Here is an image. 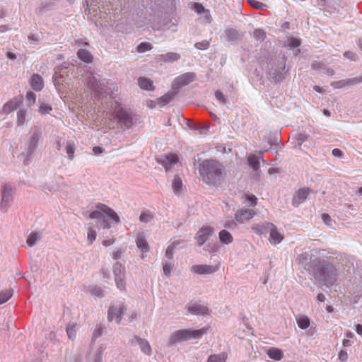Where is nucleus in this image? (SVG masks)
<instances>
[{
	"mask_svg": "<svg viewBox=\"0 0 362 362\" xmlns=\"http://www.w3.org/2000/svg\"><path fill=\"white\" fill-rule=\"evenodd\" d=\"M153 214L148 210L143 211L140 216L139 221L142 223H148L153 219Z\"/></svg>",
	"mask_w": 362,
	"mask_h": 362,
	"instance_id": "38",
	"label": "nucleus"
},
{
	"mask_svg": "<svg viewBox=\"0 0 362 362\" xmlns=\"http://www.w3.org/2000/svg\"><path fill=\"white\" fill-rule=\"evenodd\" d=\"M188 311L193 315H205L208 314L209 309L205 305L197 303H190L188 305Z\"/></svg>",
	"mask_w": 362,
	"mask_h": 362,
	"instance_id": "20",
	"label": "nucleus"
},
{
	"mask_svg": "<svg viewBox=\"0 0 362 362\" xmlns=\"http://www.w3.org/2000/svg\"><path fill=\"white\" fill-rule=\"evenodd\" d=\"M105 350V348L103 346H100L98 348V349L95 355L93 362H103V356Z\"/></svg>",
	"mask_w": 362,
	"mask_h": 362,
	"instance_id": "47",
	"label": "nucleus"
},
{
	"mask_svg": "<svg viewBox=\"0 0 362 362\" xmlns=\"http://www.w3.org/2000/svg\"><path fill=\"white\" fill-rule=\"evenodd\" d=\"M42 139L40 129L37 127L32 128L25 142V150L20 155L25 165H28L31 163L33 154Z\"/></svg>",
	"mask_w": 362,
	"mask_h": 362,
	"instance_id": "4",
	"label": "nucleus"
},
{
	"mask_svg": "<svg viewBox=\"0 0 362 362\" xmlns=\"http://www.w3.org/2000/svg\"><path fill=\"white\" fill-rule=\"evenodd\" d=\"M344 57H346L351 61L356 62L358 59V56H357L356 53L351 52V51H346L344 53Z\"/></svg>",
	"mask_w": 362,
	"mask_h": 362,
	"instance_id": "60",
	"label": "nucleus"
},
{
	"mask_svg": "<svg viewBox=\"0 0 362 362\" xmlns=\"http://www.w3.org/2000/svg\"><path fill=\"white\" fill-rule=\"evenodd\" d=\"M269 240L274 245L279 244L283 240V236L277 231L275 226L274 228H272L269 233Z\"/></svg>",
	"mask_w": 362,
	"mask_h": 362,
	"instance_id": "30",
	"label": "nucleus"
},
{
	"mask_svg": "<svg viewBox=\"0 0 362 362\" xmlns=\"http://www.w3.org/2000/svg\"><path fill=\"white\" fill-rule=\"evenodd\" d=\"M248 3L250 6L257 9H263L264 7H266V5L264 3L257 1L256 0H248Z\"/></svg>",
	"mask_w": 362,
	"mask_h": 362,
	"instance_id": "56",
	"label": "nucleus"
},
{
	"mask_svg": "<svg viewBox=\"0 0 362 362\" xmlns=\"http://www.w3.org/2000/svg\"><path fill=\"white\" fill-rule=\"evenodd\" d=\"M237 221L235 220H227L223 224V227L228 229H234L237 226Z\"/></svg>",
	"mask_w": 362,
	"mask_h": 362,
	"instance_id": "58",
	"label": "nucleus"
},
{
	"mask_svg": "<svg viewBox=\"0 0 362 362\" xmlns=\"http://www.w3.org/2000/svg\"><path fill=\"white\" fill-rule=\"evenodd\" d=\"M296 322L299 328L305 329L309 327L310 325V319L305 315H300L296 317Z\"/></svg>",
	"mask_w": 362,
	"mask_h": 362,
	"instance_id": "32",
	"label": "nucleus"
},
{
	"mask_svg": "<svg viewBox=\"0 0 362 362\" xmlns=\"http://www.w3.org/2000/svg\"><path fill=\"white\" fill-rule=\"evenodd\" d=\"M348 86H353L362 83V76L347 79Z\"/></svg>",
	"mask_w": 362,
	"mask_h": 362,
	"instance_id": "59",
	"label": "nucleus"
},
{
	"mask_svg": "<svg viewBox=\"0 0 362 362\" xmlns=\"http://www.w3.org/2000/svg\"><path fill=\"white\" fill-rule=\"evenodd\" d=\"M296 261L300 268L308 272L309 279L320 287L330 288L337 280V269L329 260L305 252L298 256Z\"/></svg>",
	"mask_w": 362,
	"mask_h": 362,
	"instance_id": "1",
	"label": "nucleus"
},
{
	"mask_svg": "<svg viewBox=\"0 0 362 362\" xmlns=\"http://www.w3.org/2000/svg\"><path fill=\"white\" fill-rule=\"evenodd\" d=\"M173 94H165L158 99L159 102L162 103V105L168 104L173 99Z\"/></svg>",
	"mask_w": 362,
	"mask_h": 362,
	"instance_id": "54",
	"label": "nucleus"
},
{
	"mask_svg": "<svg viewBox=\"0 0 362 362\" xmlns=\"http://www.w3.org/2000/svg\"><path fill=\"white\" fill-rule=\"evenodd\" d=\"M248 164L252 168L254 171H257L260 168L259 158L254 154L248 157Z\"/></svg>",
	"mask_w": 362,
	"mask_h": 362,
	"instance_id": "36",
	"label": "nucleus"
},
{
	"mask_svg": "<svg viewBox=\"0 0 362 362\" xmlns=\"http://www.w3.org/2000/svg\"><path fill=\"white\" fill-rule=\"evenodd\" d=\"M180 242H182V240L174 241L173 244H171L167 247L165 250V257L168 259H170L173 257L174 249L176 247V245H178Z\"/></svg>",
	"mask_w": 362,
	"mask_h": 362,
	"instance_id": "40",
	"label": "nucleus"
},
{
	"mask_svg": "<svg viewBox=\"0 0 362 362\" xmlns=\"http://www.w3.org/2000/svg\"><path fill=\"white\" fill-rule=\"evenodd\" d=\"M253 37L257 40L263 41L266 37V33L262 29H255L253 31Z\"/></svg>",
	"mask_w": 362,
	"mask_h": 362,
	"instance_id": "42",
	"label": "nucleus"
},
{
	"mask_svg": "<svg viewBox=\"0 0 362 362\" xmlns=\"http://www.w3.org/2000/svg\"><path fill=\"white\" fill-rule=\"evenodd\" d=\"M300 45V40L295 37H289L288 39V46L293 48H297Z\"/></svg>",
	"mask_w": 362,
	"mask_h": 362,
	"instance_id": "51",
	"label": "nucleus"
},
{
	"mask_svg": "<svg viewBox=\"0 0 362 362\" xmlns=\"http://www.w3.org/2000/svg\"><path fill=\"white\" fill-rule=\"evenodd\" d=\"M196 78V74L194 72H187L177 77L173 81V86L175 88H181L194 81Z\"/></svg>",
	"mask_w": 362,
	"mask_h": 362,
	"instance_id": "12",
	"label": "nucleus"
},
{
	"mask_svg": "<svg viewBox=\"0 0 362 362\" xmlns=\"http://www.w3.org/2000/svg\"><path fill=\"white\" fill-rule=\"evenodd\" d=\"M216 100L222 105L226 103V98L225 95L220 91L216 90L214 93Z\"/></svg>",
	"mask_w": 362,
	"mask_h": 362,
	"instance_id": "57",
	"label": "nucleus"
},
{
	"mask_svg": "<svg viewBox=\"0 0 362 362\" xmlns=\"http://www.w3.org/2000/svg\"><path fill=\"white\" fill-rule=\"evenodd\" d=\"M113 273L117 287L123 291L125 289V267L119 262H116L113 265Z\"/></svg>",
	"mask_w": 362,
	"mask_h": 362,
	"instance_id": "11",
	"label": "nucleus"
},
{
	"mask_svg": "<svg viewBox=\"0 0 362 362\" xmlns=\"http://www.w3.org/2000/svg\"><path fill=\"white\" fill-rule=\"evenodd\" d=\"M32 88L35 91H40L44 86L43 79L39 74H33L30 80Z\"/></svg>",
	"mask_w": 362,
	"mask_h": 362,
	"instance_id": "22",
	"label": "nucleus"
},
{
	"mask_svg": "<svg viewBox=\"0 0 362 362\" xmlns=\"http://www.w3.org/2000/svg\"><path fill=\"white\" fill-rule=\"evenodd\" d=\"M218 236L220 242L223 244H230L233 241L232 235L226 230H221Z\"/></svg>",
	"mask_w": 362,
	"mask_h": 362,
	"instance_id": "31",
	"label": "nucleus"
},
{
	"mask_svg": "<svg viewBox=\"0 0 362 362\" xmlns=\"http://www.w3.org/2000/svg\"><path fill=\"white\" fill-rule=\"evenodd\" d=\"M135 342L140 346L141 351L144 354L148 356H150L151 354V347L146 339H142L138 336H134V338L132 339L131 343L132 345H134Z\"/></svg>",
	"mask_w": 362,
	"mask_h": 362,
	"instance_id": "18",
	"label": "nucleus"
},
{
	"mask_svg": "<svg viewBox=\"0 0 362 362\" xmlns=\"http://www.w3.org/2000/svg\"><path fill=\"white\" fill-rule=\"evenodd\" d=\"M267 355L271 359L275 361H280L284 357L282 351L275 347L269 348L267 351Z\"/></svg>",
	"mask_w": 362,
	"mask_h": 362,
	"instance_id": "25",
	"label": "nucleus"
},
{
	"mask_svg": "<svg viewBox=\"0 0 362 362\" xmlns=\"http://www.w3.org/2000/svg\"><path fill=\"white\" fill-rule=\"evenodd\" d=\"M238 37L239 33L238 30L235 28H230L224 30V33L221 37L224 38V40L228 42L233 43L238 40Z\"/></svg>",
	"mask_w": 362,
	"mask_h": 362,
	"instance_id": "21",
	"label": "nucleus"
},
{
	"mask_svg": "<svg viewBox=\"0 0 362 362\" xmlns=\"http://www.w3.org/2000/svg\"><path fill=\"white\" fill-rule=\"evenodd\" d=\"M26 111L21 109L17 113V124L18 126L23 125L25 121Z\"/></svg>",
	"mask_w": 362,
	"mask_h": 362,
	"instance_id": "43",
	"label": "nucleus"
},
{
	"mask_svg": "<svg viewBox=\"0 0 362 362\" xmlns=\"http://www.w3.org/2000/svg\"><path fill=\"white\" fill-rule=\"evenodd\" d=\"M152 49V45L149 42H141L140 43L136 48L138 52L142 53L146 51H149Z\"/></svg>",
	"mask_w": 362,
	"mask_h": 362,
	"instance_id": "44",
	"label": "nucleus"
},
{
	"mask_svg": "<svg viewBox=\"0 0 362 362\" xmlns=\"http://www.w3.org/2000/svg\"><path fill=\"white\" fill-rule=\"evenodd\" d=\"M105 215L108 216L114 223H119V218L117 213L113 209L102 203L96 204L95 209L90 212L89 217L91 219L98 220V222L105 217Z\"/></svg>",
	"mask_w": 362,
	"mask_h": 362,
	"instance_id": "7",
	"label": "nucleus"
},
{
	"mask_svg": "<svg viewBox=\"0 0 362 362\" xmlns=\"http://www.w3.org/2000/svg\"><path fill=\"white\" fill-rule=\"evenodd\" d=\"M182 189V182L179 175H175L173 180V189L175 194H180Z\"/></svg>",
	"mask_w": 362,
	"mask_h": 362,
	"instance_id": "33",
	"label": "nucleus"
},
{
	"mask_svg": "<svg viewBox=\"0 0 362 362\" xmlns=\"http://www.w3.org/2000/svg\"><path fill=\"white\" fill-rule=\"evenodd\" d=\"M164 8L166 13H173L176 9V5L179 0H149Z\"/></svg>",
	"mask_w": 362,
	"mask_h": 362,
	"instance_id": "17",
	"label": "nucleus"
},
{
	"mask_svg": "<svg viewBox=\"0 0 362 362\" xmlns=\"http://www.w3.org/2000/svg\"><path fill=\"white\" fill-rule=\"evenodd\" d=\"M106 83V86L104 84V89H106L109 91L108 95L110 96L111 98H115L116 96L117 95V92L118 91L117 85L115 83L112 82L110 83L107 82Z\"/></svg>",
	"mask_w": 362,
	"mask_h": 362,
	"instance_id": "34",
	"label": "nucleus"
},
{
	"mask_svg": "<svg viewBox=\"0 0 362 362\" xmlns=\"http://www.w3.org/2000/svg\"><path fill=\"white\" fill-rule=\"evenodd\" d=\"M83 7L96 26H107L109 22L115 21L113 5L109 0H84Z\"/></svg>",
	"mask_w": 362,
	"mask_h": 362,
	"instance_id": "2",
	"label": "nucleus"
},
{
	"mask_svg": "<svg viewBox=\"0 0 362 362\" xmlns=\"http://www.w3.org/2000/svg\"><path fill=\"white\" fill-rule=\"evenodd\" d=\"M86 86L94 93L95 97L103 96V94H109V91L104 89V83L99 81L92 74L88 76L86 79Z\"/></svg>",
	"mask_w": 362,
	"mask_h": 362,
	"instance_id": "9",
	"label": "nucleus"
},
{
	"mask_svg": "<svg viewBox=\"0 0 362 362\" xmlns=\"http://www.w3.org/2000/svg\"><path fill=\"white\" fill-rule=\"evenodd\" d=\"M52 7V4H47L46 0H43L41 3V6L38 8L39 13H44L47 11L51 9Z\"/></svg>",
	"mask_w": 362,
	"mask_h": 362,
	"instance_id": "48",
	"label": "nucleus"
},
{
	"mask_svg": "<svg viewBox=\"0 0 362 362\" xmlns=\"http://www.w3.org/2000/svg\"><path fill=\"white\" fill-rule=\"evenodd\" d=\"M214 228L211 226H204L201 228L196 235L197 243L199 246L204 245L209 238L213 234Z\"/></svg>",
	"mask_w": 362,
	"mask_h": 362,
	"instance_id": "14",
	"label": "nucleus"
},
{
	"mask_svg": "<svg viewBox=\"0 0 362 362\" xmlns=\"http://www.w3.org/2000/svg\"><path fill=\"white\" fill-rule=\"evenodd\" d=\"M66 331L69 339H73L74 337H75L76 329L74 325H67Z\"/></svg>",
	"mask_w": 362,
	"mask_h": 362,
	"instance_id": "50",
	"label": "nucleus"
},
{
	"mask_svg": "<svg viewBox=\"0 0 362 362\" xmlns=\"http://www.w3.org/2000/svg\"><path fill=\"white\" fill-rule=\"evenodd\" d=\"M218 270V266H211L205 264L193 265L191 267V271L198 274H214Z\"/></svg>",
	"mask_w": 362,
	"mask_h": 362,
	"instance_id": "15",
	"label": "nucleus"
},
{
	"mask_svg": "<svg viewBox=\"0 0 362 362\" xmlns=\"http://www.w3.org/2000/svg\"><path fill=\"white\" fill-rule=\"evenodd\" d=\"M206 332V329L202 328L199 329H180L174 332L170 337L169 343L175 344L182 341H187L191 339H200Z\"/></svg>",
	"mask_w": 362,
	"mask_h": 362,
	"instance_id": "6",
	"label": "nucleus"
},
{
	"mask_svg": "<svg viewBox=\"0 0 362 362\" xmlns=\"http://www.w3.org/2000/svg\"><path fill=\"white\" fill-rule=\"evenodd\" d=\"M311 68L313 69V70H319V69H325V64L320 62H317V61H314L312 64H311Z\"/></svg>",
	"mask_w": 362,
	"mask_h": 362,
	"instance_id": "63",
	"label": "nucleus"
},
{
	"mask_svg": "<svg viewBox=\"0 0 362 362\" xmlns=\"http://www.w3.org/2000/svg\"><path fill=\"white\" fill-rule=\"evenodd\" d=\"M127 308L123 303L110 306L107 310L108 321L115 320L117 324H119Z\"/></svg>",
	"mask_w": 362,
	"mask_h": 362,
	"instance_id": "10",
	"label": "nucleus"
},
{
	"mask_svg": "<svg viewBox=\"0 0 362 362\" xmlns=\"http://www.w3.org/2000/svg\"><path fill=\"white\" fill-rule=\"evenodd\" d=\"M172 264L171 263H165L163 267V273L165 276H169L171 274V269H172Z\"/></svg>",
	"mask_w": 362,
	"mask_h": 362,
	"instance_id": "64",
	"label": "nucleus"
},
{
	"mask_svg": "<svg viewBox=\"0 0 362 362\" xmlns=\"http://www.w3.org/2000/svg\"><path fill=\"white\" fill-rule=\"evenodd\" d=\"M193 8L198 14H202L205 11L204 7L200 3H194Z\"/></svg>",
	"mask_w": 362,
	"mask_h": 362,
	"instance_id": "62",
	"label": "nucleus"
},
{
	"mask_svg": "<svg viewBox=\"0 0 362 362\" xmlns=\"http://www.w3.org/2000/svg\"><path fill=\"white\" fill-rule=\"evenodd\" d=\"M310 192L311 189L308 187L299 189L292 199V205L295 207H298L306 200Z\"/></svg>",
	"mask_w": 362,
	"mask_h": 362,
	"instance_id": "13",
	"label": "nucleus"
},
{
	"mask_svg": "<svg viewBox=\"0 0 362 362\" xmlns=\"http://www.w3.org/2000/svg\"><path fill=\"white\" fill-rule=\"evenodd\" d=\"M1 200L0 209L3 212H6L10 206V204L13 202V194L14 189L7 184H4L1 187Z\"/></svg>",
	"mask_w": 362,
	"mask_h": 362,
	"instance_id": "8",
	"label": "nucleus"
},
{
	"mask_svg": "<svg viewBox=\"0 0 362 362\" xmlns=\"http://www.w3.org/2000/svg\"><path fill=\"white\" fill-rule=\"evenodd\" d=\"M138 84L141 89L146 90H153L154 89V86L153 85L152 81L147 78L141 77L138 80Z\"/></svg>",
	"mask_w": 362,
	"mask_h": 362,
	"instance_id": "28",
	"label": "nucleus"
},
{
	"mask_svg": "<svg viewBox=\"0 0 362 362\" xmlns=\"http://www.w3.org/2000/svg\"><path fill=\"white\" fill-rule=\"evenodd\" d=\"M136 244L137 247L143 252H147L149 250L148 244L142 233L138 235L136 239Z\"/></svg>",
	"mask_w": 362,
	"mask_h": 362,
	"instance_id": "24",
	"label": "nucleus"
},
{
	"mask_svg": "<svg viewBox=\"0 0 362 362\" xmlns=\"http://www.w3.org/2000/svg\"><path fill=\"white\" fill-rule=\"evenodd\" d=\"M13 296V291L11 289L1 291L0 293V305L7 302Z\"/></svg>",
	"mask_w": 362,
	"mask_h": 362,
	"instance_id": "39",
	"label": "nucleus"
},
{
	"mask_svg": "<svg viewBox=\"0 0 362 362\" xmlns=\"http://www.w3.org/2000/svg\"><path fill=\"white\" fill-rule=\"evenodd\" d=\"M52 81L54 86L57 88L63 83V76L59 73L55 72L52 76Z\"/></svg>",
	"mask_w": 362,
	"mask_h": 362,
	"instance_id": "46",
	"label": "nucleus"
},
{
	"mask_svg": "<svg viewBox=\"0 0 362 362\" xmlns=\"http://www.w3.org/2000/svg\"><path fill=\"white\" fill-rule=\"evenodd\" d=\"M135 114L132 110L122 106L121 104H117L114 108L112 117L117 120V123L124 130L130 129L134 122Z\"/></svg>",
	"mask_w": 362,
	"mask_h": 362,
	"instance_id": "5",
	"label": "nucleus"
},
{
	"mask_svg": "<svg viewBox=\"0 0 362 362\" xmlns=\"http://www.w3.org/2000/svg\"><path fill=\"white\" fill-rule=\"evenodd\" d=\"M178 158L175 154H168L162 160V164L168 170L172 165L177 163Z\"/></svg>",
	"mask_w": 362,
	"mask_h": 362,
	"instance_id": "26",
	"label": "nucleus"
},
{
	"mask_svg": "<svg viewBox=\"0 0 362 362\" xmlns=\"http://www.w3.org/2000/svg\"><path fill=\"white\" fill-rule=\"evenodd\" d=\"M331 86L334 88H341L346 86H348L347 79H342L337 81H333L331 83Z\"/></svg>",
	"mask_w": 362,
	"mask_h": 362,
	"instance_id": "49",
	"label": "nucleus"
},
{
	"mask_svg": "<svg viewBox=\"0 0 362 362\" xmlns=\"http://www.w3.org/2000/svg\"><path fill=\"white\" fill-rule=\"evenodd\" d=\"M105 329V325H100L93 333V339H95L103 334V329Z\"/></svg>",
	"mask_w": 362,
	"mask_h": 362,
	"instance_id": "55",
	"label": "nucleus"
},
{
	"mask_svg": "<svg viewBox=\"0 0 362 362\" xmlns=\"http://www.w3.org/2000/svg\"><path fill=\"white\" fill-rule=\"evenodd\" d=\"M96 236H97L96 231L95 230H93V228H89V230L88 231L87 239H88V241L89 242L90 245H91L93 243V241L96 238Z\"/></svg>",
	"mask_w": 362,
	"mask_h": 362,
	"instance_id": "53",
	"label": "nucleus"
},
{
	"mask_svg": "<svg viewBox=\"0 0 362 362\" xmlns=\"http://www.w3.org/2000/svg\"><path fill=\"white\" fill-rule=\"evenodd\" d=\"M52 110L49 105L42 103L39 107V112L42 115L48 114Z\"/></svg>",
	"mask_w": 362,
	"mask_h": 362,
	"instance_id": "52",
	"label": "nucleus"
},
{
	"mask_svg": "<svg viewBox=\"0 0 362 362\" xmlns=\"http://www.w3.org/2000/svg\"><path fill=\"white\" fill-rule=\"evenodd\" d=\"M78 57L86 63H90L93 60V56L89 51L86 49H79L77 52Z\"/></svg>",
	"mask_w": 362,
	"mask_h": 362,
	"instance_id": "27",
	"label": "nucleus"
},
{
	"mask_svg": "<svg viewBox=\"0 0 362 362\" xmlns=\"http://www.w3.org/2000/svg\"><path fill=\"white\" fill-rule=\"evenodd\" d=\"M26 99L30 103L29 105L31 104H35L36 100V95L32 91H28L26 94Z\"/></svg>",
	"mask_w": 362,
	"mask_h": 362,
	"instance_id": "61",
	"label": "nucleus"
},
{
	"mask_svg": "<svg viewBox=\"0 0 362 362\" xmlns=\"http://www.w3.org/2000/svg\"><path fill=\"white\" fill-rule=\"evenodd\" d=\"M274 228V225L272 223L264 222L260 224L254 225L252 228L253 231L257 235H264L269 233L272 228Z\"/></svg>",
	"mask_w": 362,
	"mask_h": 362,
	"instance_id": "19",
	"label": "nucleus"
},
{
	"mask_svg": "<svg viewBox=\"0 0 362 362\" xmlns=\"http://www.w3.org/2000/svg\"><path fill=\"white\" fill-rule=\"evenodd\" d=\"M157 59L165 63L173 62L179 60L180 59V55L178 53L170 52L166 54H159L157 57Z\"/></svg>",
	"mask_w": 362,
	"mask_h": 362,
	"instance_id": "23",
	"label": "nucleus"
},
{
	"mask_svg": "<svg viewBox=\"0 0 362 362\" xmlns=\"http://www.w3.org/2000/svg\"><path fill=\"white\" fill-rule=\"evenodd\" d=\"M223 165L216 160L205 159L199 167V172L202 180L209 185H216L223 178Z\"/></svg>",
	"mask_w": 362,
	"mask_h": 362,
	"instance_id": "3",
	"label": "nucleus"
},
{
	"mask_svg": "<svg viewBox=\"0 0 362 362\" xmlns=\"http://www.w3.org/2000/svg\"><path fill=\"white\" fill-rule=\"evenodd\" d=\"M226 356L222 353L220 354H213L209 356L207 362H226Z\"/></svg>",
	"mask_w": 362,
	"mask_h": 362,
	"instance_id": "37",
	"label": "nucleus"
},
{
	"mask_svg": "<svg viewBox=\"0 0 362 362\" xmlns=\"http://www.w3.org/2000/svg\"><path fill=\"white\" fill-rule=\"evenodd\" d=\"M255 212L252 209H242L238 210L235 214V219L238 223H243L245 221L250 220L253 218Z\"/></svg>",
	"mask_w": 362,
	"mask_h": 362,
	"instance_id": "16",
	"label": "nucleus"
},
{
	"mask_svg": "<svg viewBox=\"0 0 362 362\" xmlns=\"http://www.w3.org/2000/svg\"><path fill=\"white\" fill-rule=\"evenodd\" d=\"M40 235L38 233H30L26 240L28 245L30 247L33 246L35 244L36 241L40 238Z\"/></svg>",
	"mask_w": 362,
	"mask_h": 362,
	"instance_id": "41",
	"label": "nucleus"
},
{
	"mask_svg": "<svg viewBox=\"0 0 362 362\" xmlns=\"http://www.w3.org/2000/svg\"><path fill=\"white\" fill-rule=\"evenodd\" d=\"M210 46V41L207 40H202L201 42H196L194 47L197 49L204 50L207 49Z\"/></svg>",
	"mask_w": 362,
	"mask_h": 362,
	"instance_id": "45",
	"label": "nucleus"
},
{
	"mask_svg": "<svg viewBox=\"0 0 362 362\" xmlns=\"http://www.w3.org/2000/svg\"><path fill=\"white\" fill-rule=\"evenodd\" d=\"M20 105V101L17 100H10L6 103L4 106L2 111L6 114H9L13 110H16Z\"/></svg>",
	"mask_w": 362,
	"mask_h": 362,
	"instance_id": "29",
	"label": "nucleus"
},
{
	"mask_svg": "<svg viewBox=\"0 0 362 362\" xmlns=\"http://www.w3.org/2000/svg\"><path fill=\"white\" fill-rule=\"evenodd\" d=\"M66 153H67L68 158L72 160L74 158V152L76 150V145L74 141H69L65 147Z\"/></svg>",
	"mask_w": 362,
	"mask_h": 362,
	"instance_id": "35",
	"label": "nucleus"
}]
</instances>
